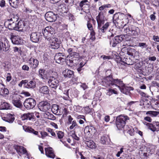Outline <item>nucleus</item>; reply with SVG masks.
I'll use <instances>...</instances> for the list:
<instances>
[{
    "instance_id": "2",
    "label": "nucleus",
    "mask_w": 159,
    "mask_h": 159,
    "mask_svg": "<svg viewBox=\"0 0 159 159\" xmlns=\"http://www.w3.org/2000/svg\"><path fill=\"white\" fill-rule=\"evenodd\" d=\"M129 119L127 116L120 115L116 118V125L118 129L123 128L126 123V122Z\"/></svg>"
},
{
    "instance_id": "51",
    "label": "nucleus",
    "mask_w": 159,
    "mask_h": 159,
    "mask_svg": "<svg viewBox=\"0 0 159 159\" xmlns=\"http://www.w3.org/2000/svg\"><path fill=\"white\" fill-rule=\"evenodd\" d=\"M47 131L50 133L52 136H56V134L54 133V132L53 131V130L50 128H47Z\"/></svg>"
},
{
    "instance_id": "26",
    "label": "nucleus",
    "mask_w": 159,
    "mask_h": 159,
    "mask_svg": "<svg viewBox=\"0 0 159 159\" xmlns=\"http://www.w3.org/2000/svg\"><path fill=\"white\" fill-rule=\"evenodd\" d=\"M123 85L124 84L122 81L120 80L113 79L112 86H115L116 88L119 89L121 86Z\"/></svg>"
},
{
    "instance_id": "18",
    "label": "nucleus",
    "mask_w": 159,
    "mask_h": 159,
    "mask_svg": "<svg viewBox=\"0 0 159 159\" xmlns=\"http://www.w3.org/2000/svg\"><path fill=\"white\" fill-rule=\"evenodd\" d=\"M28 63L31 67L35 69L38 66L39 61L36 59L31 57L28 60Z\"/></svg>"
},
{
    "instance_id": "32",
    "label": "nucleus",
    "mask_w": 159,
    "mask_h": 159,
    "mask_svg": "<svg viewBox=\"0 0 159 159\" xmlns=\"http://www.w3.org/2000/svg\"><path fill=\"white\" fill-rule=\"evenodd\" d=\"M15 120L13 116L10 114H7V117L5 120V121L9 123H12Z\"/></svg>"
},
{
    "instance_id": "8",
    "label": "nucleus",
    "mask_w": 159,
    "mask_h": 159,
    "mask_svg": "<svg viewBox=\"0 0 159 159\" xmlns=\"http://www.w3.org/2000/svg\"><path fill=\"white\" fill-rule=\"evenodd\" d=\"M114 36V34H112L111 35H108V38L110 39V45L113 47H115L118 43L121 42L122 39L119 36H116L114 38H111Z\"/></svg>"
},
{
    "instance_id": "37",
    "label": "nucleus",
    "mask_w": 159,
    "mask_h": 159,
    "mask_svg": "<svg viewBox=\"0 0 159 159\" xmlns=\"http://www.w3.org/2000/svg\"><path fill=\"white\" fill-rule=\"evenodd\" d=\"M85 143L88 147L91 148H95V143L93 141L90 140L89 141H86Z\"/></svg>"
},
{
    "instance_id": "48",
    "label": "nucleus",
    "mask_w": 159,
    "mask_h": 159,
    "mask_svg": "<svg viewBox=\"0 0 159 159\" xmlns=\"http://www.w3.org/2000/svg\"><path fill=\"white\" fill-rule=\"evenodd\" d=\"M57 132L58 138L60 139L62 138L64 136V133L61 131H57Z\"/></svg>"
},
{
    "instance_id": "42",
    "label": "nucleus",
    "mask_w": 159,
    "mask_h": 159,
    "mask_svg": "<svg viewBox=\"0 0 159 159\" xmlns=\"http://www.w3.org/2000/svg\"><path fill=\"white\" fill-rule=\"evenodd\" d=\"M9 107V104L6 102H3L0 106L1 109H8Z\"/></svg>"
},
{
    "instance_id": "12",
    "label": "nucleus",
    "mask_w": 159,
    "mask_h": 159,
    "mask_svg": "<svg viewBox=\"0 0 159 159\" xmlns=\"http://www.w3.org/2000/svg\"><path fill=\"white\" fill-rule=\"evenodd\" d=\"M54 60L56 62L59 64H63L66 60V57L61 53H58L54 57Z\"/></svg>"
},
{
    "instance_id": "52",
    "label": "nucleus",
    "mask_w": 159,
    "mask_h": 159,
    "mask_svg": "<svg viewBox=\"0 0 159 159\" xmlns=\"http://www.w3.org/2000/svg\"><path fill=\"white\" fill-rule=\"evenodd\" d=\"M61 111L62 112L61 113V115L63 114V115H66L67 114V111L66 108H61Z\"/></svg>"
},
{
    "instance_id": "50",
    "label": "nucleus",
    "mask_w": 159,
    "mask_h": 159,
    "mask_svg": "<svg viewBox=\"0 0 159 159\" xmlns=\"http://www.w3.org/2000/svg\"><path fill=\"white\" fill-rule=\"evenodd\" d=\"M125 63L128 65H132L133 63L129 58H126L125 60Z\"/></svg>"
},
{
    "instance_id": "39",
    "label": "nucleus",
    "mask_w": 159,
    "mask_h": 159,
    "mask_svg": "<svg viewBox=\"0 0 159 159\" xmlns=\"http://www.w3.org/2000/svg\"><path fill=\"white\" fill-rule=\"evenodd\" d=\"M159 114V111H147L146 113L147 115H149L152 117L156 116Z\"/></svg>"
},
{
    "instance_id": "43",
    "label": "nucleus",
    "mask_w": 159,
    "mask_h": 159,
    "mask_svg": "<svg viewBox=\"0 0 159 159\" xmlns=\"http://www.w3.org/2000/svg\"><path fill=\"white\" fill-rule=\"evenodd\" d=\"M46 72V71L44 70L40 69L39 70V76L42 79H44Z\"/></svg>"
},
{
    "instance_id": "36",
    "label": "nucleus",
    "mask_w": 159,
    "mask_h": 159,
    "mask_svg": "<svg viewBox=\"0 0 159 159\" xmlns=\"http://www.w3.org/2000/svg\"><path fill=\"white\" fill-rule=\"evenodd\" d=\"M58 8V10L62 13H66L67 11V8L63 4L59 5Z\"/></svg>"
},
{
    "instance_id": "59",
    "label": "nucleus",
    "mask_w": 159,
    "mask_h": 159,
    "mask_svg": "<svg viewBox=\"0 0 159 159\" xmlns=\"http://www.w3.org/2000/svg\"><path fill=\"white\" fill-rule=\"evenodd\" d=\"M71 136L73 138L76 140H79V138L76 136L74 132L72 133Z\"/></svg>"
},
{
    "instance_id": "56",
    "label": "nucleus",
    "mask_w": 159,
    "mask_h": 159,
    "mask_svg": "<svg viewBox=\"0 0 159 159\" xmlns=\"http://www.w3.org/2000/svg\"><path fill=\"white\" fill-rule=\"evenodd\" d=\"M87 27L89 30H93V27L92 24L90 23L89 21H88L87 24Z\"/></svg>"
},
{
    "instance_id": "24",
    "label": "nucleus",
    "mask_w": 159,
    "mask_h": 159,
    "mask_svg": "<svg viewBox=\"0 0 159 159\" xmlns=\"http://www.w3.org/2000/svg\"><path fill=\"white\" fill-rule=\"evenodd\" d=\"M68 52L69 53V55L68 56V57H74L79 58V54L77 52H75L73 50V48H69L67 50Z\"/></svg>"
},
{
    "instance_id": "5",
    "label": "nucleus",
    "mask_w": 159,
    "mask_h": 159,
    "mask_svg": "<svg viewBox=\"0 0 159 159\" xmlns=\"http://www.w3.org/2000/svg\"><path fill=\"white\" fill-rule=\"evenodd\" d=\"M36 105V102L35 99L32 98L26 99L24 102L25 107L27 109H33Z\"/></svg>"
},
{
    "instance_id": "3",
    "label": "nucleus",
    "mask_w": 159,
    "mask_h": 159,
    "mask_svg": "<svg viewBox=\"0 0 159 159\" xmlns=\"http://www.w3.org/2000/svg\"><path fill=\"white\" fill-rule=\"evenodd\" d=\"M18 19L17 16H13L10 19H7L6 21L4 23V25L9 30H16Z\"/></svg>"
},
{
    "instance_id": "35",
    "label": "nucleus",
    "mask_w": 159,
    "mask_h": 159,
    "mask_svg": "<svg viewBox=\"0 0 159 159\" xmlns=\"http://www.w3.org/2000/svg\"><path fill=\"white\" fill-rule=\"evenodd\" d=\"M88 1L87 0H84L81 1L80 3V6L81 8V10H82L83 8H82L83 7L84 8L85 7H89V5L88 4Z\"/></svg>"
},
{
    "instance_id": "19",
    "label": "nucleus",
    "mask_w": 159,
    "mask_h": 159,
    "mask_svg": "<svg viewBox=\"0 0 159 159\" xmlns=\"http://www.w3.org/2000/svg\"><path fill=\"white\" fill-rule=\"evenodd\" d=\"M12 102L15 107L19 108L22 107L23 106L20 99L19 97L13 98L12 100Z\"/></svg>"
},
{
    "instance_id": "34",
    "label": "nucleus",
    "mask_w": 159,
    "mask_h": 159,
    "mask_svg": "<svg viewBox=\"0 0 159 159\" xmlns=\"http://www.w3.org/2000/svg\"><path fill=\"white\" fill-rule=\"evenodd\" d=\"M131 89V87H126L124 84V85L123 86H121L119 89L121 92L124 93L126 94L127 91L130 90Z\"/></svg>"
},
{
    "instance_id": "7",
    "label": "nucleus",
    "mask_w": 159,
    "mask_h": 159,
    "mask_svg": "<svg viewBox=\"0 0 159 159\" xmlns=\"http://www.w3.org/2000/svg\"><path fill=\"white\" fill-rule=\"evenodd\" d=\"M84 133L87 137L91 138L94 135L96 132L95 128L92 126H86L84 129Z\"/></svg>"
},
{
    "instance_id": "20",
    "label": "nucleus",
    "mask_w": 159,
    "mask_h": 159,
    "mask_svg": "<svg viewBox=\"0 0 159 159\" xmlns=\"http://www.w3.org/2000/svg\"><path fill=\"white\" fill-rule=\"evenodd\" d=\"M45 154L47 156L51 158H54L55 157V155L53 151L52 148L49 147L45 148Z\"/></svg>"
},
{
    "instance_id": "55",
    "label": "nucleus",
    "mask_w": 159,
    "mask_h": 159,
    "mask_svg": "<svg viewBox=\"0 0 159 159\" xmlns=\"http://www.w3.org/2000/svg\"><path fill=\"white\" fill-rule=\"evenodd\" d=\"M77 125V123L75 120H73L72 122V125H71L70 127V129H72L74 128Z\"/></svg>"
},
{
    "instance_id": "54",
    "label": "nucleus",
    "mask_w": 159,
    "mask_h": 159,
    "mask_svg": "<svg viewBox=\"0 0 159 159\" xmlns=\"http://www.w3.org/2000/svg\"><path fill=\"white\" fill-rule=\"evenodd\" d=\"M124 148H120V151H118L116 155V156L117 157H119L120 156V154L124 152Z\"/></svg>"
},
{
    "instance_id": "9",
    "label": "nucleus",
    "mask_w": 159,
    "mask_h": 159,
    "mask_svg": "<svg viewBox=\"0 0 159 159\" xmlns=\"http://www.w3.org/2000/svg\"><path fill=\"white\" fill-rule=\"evenodd\" d=\"M38 107L39 109L41 111L46 112L50 109L51 105L47 102L43 101L39 103Z\"/></svg>"
},
{
    "instance_id": "23",
    "label": "nucleus",
    "mask_w": 159,
    "mask_h": 159,
    "mask_svg": "<svg viewBox=\"0 0 159 159\" xmlns=\"http://www.w3.org/2000/svg\"><path fill=\"white\" fill-rule=\"evenodd\" d=\"M14 148L19 153L25 154L27 153L26 149L23 147L16 145L14 146Z\"/></svg>"
},
{
    "instance_id": "49",
    "label": "nucleus",
    "mask_w": 159,
    "mask_h": 159,
    "mask_svg": "<svg viewBox=\"0 0 159 159\" xmlns=\"http://www.w3.org/2000/svg\"><path fill=\"white\" fill-rule=\"evenodd\" d=\"M138 46L141 47V48H143L147 47L148 45L146 43H138Z\"/></svg>"
},
{
    "instance_id": "57",
    "label": "nucleus",
    "mask_w": 159,
    "mask_h": 159,
    "mask_svg": "<svg viewBox=\"0 0 159 159\" xmlns=\"http://www.w3.org/2000/svg\"><path fill=\"white\" fill-rule=\"evenodd\" d=\"M22 69L24 70L29 71V67L27 65H24L22 66Z\"/></svg>"
},
{
    "instance_id": "11",
    "label": "nucleus",
    "mask_w": 159,
    "mask_h": 159,
    "mask_svg": "<svg viewBox=\"0 0 159 159\" xmlns=\"http://www.w3.org/2000/svg\"><path fill=\"white\" fill-rule=\"evenodd\" d=\"M45 17L47 21L50 22L54 21L57 19L56 15L52 11L47 12L45 14Z\"/></svg>"
},
{
    "instance_id": "10",
    "label": "nucleus",
    "mask_w": 159,
    "mask_h": 159,
    "mask_svg": "<svg viewBox=\"0 0 159 159\" xmlns=\"http://www.w3.org/2000/svg\"><path fill=\"white\" fill-rule=\"evenodd\" d=\"M48 83L50 87L55 89L59 85V81L54 77L49 79Z\"/></svg>"
},
{
    "instance_id": "28",
    "label": "nucleus",
    "mask_w": 159,
    "mask_h": 159,
    "mask_svg": "<svg viewBox=\"0 0 159 159\" xmlns=\"http://www.w3.org/2000/svg\"><path fill=\"white\" fill-rule=\"evenodd\" d=\"M21 0H9L10 5L13 8H17Z\"/></svg>"
},
{
    "instance_id": "58",
    "label": "nucleus",
    "mask_w": 159,
    "mask_h": 159,
    "mask_svg": "<svg viewBox=\"0 0 159 159\" xmlns=\"http://www.w3.org/2000/svg\"><path fill=\"white\" fill-rule=\"evenodd\" d=\"M5 1L4 0H2L0 2V6L2 7H4L5 6Z\"/></svg>"
},
{
    "instance_id": "46",
    "label": "nucleus",
    "mask_w": 159,
    "mask_h": 159,
    "mask_svg": "<svg viewBox=\"0 0 159 159\" xmlns=\"http://www.w3.org/2000/svg\"><path fill=\"white\" fill-rule=\"evenodd\" d=\"M111 5L109 4H105L99 7V10L100 11H102L106 8L110 7Z\"/></svg>"
},
{
    "instance_id": "25",
    "label": "nucleus",
    "mask_w": 159,
    "mask_h": 159,
    "mask_svg": "<svg viewBox=\"0 0 159 159\" xmlns=\"http://www.w3.org/2000/svg\"><path fill=\"white\" fill-rule=\"evenodd\" d=\"M9 93V91L7 89L5 88L4 85L0 83V94L3 96L7 95Z\"/></svg>"
},
{
    "instance_id": "17",
    "label": "nucleus",
    "mask_w": 159,
    "mask_h": 159,
    "mask_svg": "<svg viewBox=\"0 0 159 159\" xmlns=\"http://www.w3.org/2000/svg\"><path fill=\"white\" fill-rule=\"evenodd\" d=\"M51 110L54 114L58 115H61L62 112L61 111V107H60L59 106L56 104L53 105L52 106Z\"/></svg>"
},
{
    "instance_id": "33",
    "label": "nucleus",
    "mask_w": 159,
    "mask_h": 159,
    "mask_svg": "<svg viewBox=\"0 0 159 159\" xmlns=\"http://www.w3.org/2000/svg\"><path fill=\"white\" fill-rule=\"evenodd\" d=\"M26 87L27 88L33 89L36 87V82L32 80L28 82Z\"/></svg>"
},
{
    "instance_id": "44",
    "label": "nucleus",
    "mask_w": 159,
    "mask_h": 159,
    "mask_svg": "<svg viewBox=\"0 0 159 159\" xmlns=\"http://www.w3.org/2000/svg\"><path fill=\"white\" fill-rule=\"evenodd\" d=\"M46 117L48 119L54 120L56 119V117L52 114L48 112L46 114Z\"/></svg>"
},
{
    "instance_id": "21",
    "label": "nucleus",
    "mask_w": 159,
    "mask_h": 159,
    "mask_svg": "<svg viewBox=\"0 0 159 159\" xmlns=\"http://www.w3.org/2000/svg\"><path fill=\"white\" fill-rule=\"evenodd\" d=\"M74 71L68 69H66L62 72V74L65 77H73L74 75Z\"/></svg>"
},
{
    "instance_id": "40",
    "label": "nucleus",
    "mask_w": 159,
    "mask_h": 159,
    "mask_svg": "<svg viewBox=\"0 0 159 159\" xmlns=\"http://www.w3.org/2000/svg\"><path fill=\"white\" fill-rule=\"evenodd\" d=\"M109 139L108 137L107 136H102L101 137L100 141L101 143L103 144H106L108 143V140Z\"/></svg>"
},
{
    "instance_id": "63",
    "label": "nucleus",
    "mask_w": 159,
    "mask_h": 159,
    "mask_svg": "<svg viewBox=\"0 0 159 159\" xmlns=\"http://www.w3.org/2000/svg\"><path fill=\"white\" fill-rule=\"evenodd\" d=\"M3 66L4 67V69L6 70H8L9 68L8 64H7L6 63H3Z\"/></svg>"
},
{
    "instance_id": "16",
    "label": "nucleus",
    "mask_w": 159,
    "mask_h": 159,
    "mask_svg": "<svg viewBox=\"0 0 159 159\" xmlns=\"http://www.w3.org/2000/svg\"><path fill=\"white\" fill-rule=\"evenodd\" d=\"M41 33H39L33 32L30 35L31 41L34 42H37L39 41L41 37Z\"/></svg>"
},
{
    "instance_id": "1",
    "label": "nucleus",
    "mask_w": 159,
    "mask_h": 159,
    "mask_svg": "<svg viewBox=\"0 0 159 159\" xmlns=\"http://www.w3.org/2000/svg\"><path fill=\"white\" fill-rule=\"evenodd\" d=\"M126 24H125L123 26V28L124 32L126 34V35L135 37L138 36L139 30L138 27L131 25L126 27Z\"/></svg>"
},
{
    "instance_id": "41",
    "label": "nucleus",
    "mask_w": 159,
    "mask_h": 159,
    "mask_svg": "<svg viewBox=\"0 0 159 159\" xmlns=\"http://www.w3.org/2000/svg\"><path fill=\"white\" fill-rule=\"evenodd\" d=\"M146 125L148 126V128L152 131L154 132L156 131V128H155L154 123L152 124L147 123Z\"/></svg>"
},
{
    "instance_id": "30",
    "label": "nucleus",
    "mask_w": 159,
    "mask_h": 159,
    "mask_svg": "<svg viewBox=\"0 0 159 159\" xmlns=\"http://www.w3.org/2000/svg\"><path fill=\"white\" fill-rule=\"evenodd\" d=\"M23 128L27 132L33 133L35 135H39V132L37 131H35L34 129L30 127H26L25 129L24 127Z\"/></svg>"
},
{
    "instance_id": "53",
    "label": "nucleus",
    "mask_w": 159,
    "mask_h": 159,
    "mask_svg": "<svg viewBox=\"0 0 159 159\" xmlns=\"http://www.w3.org/2000/svg\"><path fill=\"white\" fill-rule=\"evenodd\" d=\"M40 134H41V137L43 139L47 136H49L46 132L41 131L40 132Z\"/></svg>"
},
{
    "instance_id": "4",
    "label": "nucleus",
    "mask_w": 159,
    "mask_h": 159,
    "mask_svg": "<svg viewBox=\"0 0 159 159\" xmlns=\"http://www.w3.org/2000/svg\"><path fill=\"white\" fill-rule=\"evenodd\" d=\"M54 31L52 27L48 26L46 27L43 31L42 30V33L45 38L48 40L50 38V37L54 33Z\"/></svg>"
},
{
    "instance_id": "47",
    "label": "nucleus",
    "mask_w": 159,
    "mask_h": 159,
    "mask_svg": "<svg viewBox=\"0 0 159 159\" xmlns=\"http://www.w3.org/2000/svg\"><path fill=\"white\" fill-rule=\"evenodd\" d=\"M113 93L115 94H117V93L116 91L114 89H109L108 92L107 93V95L110 96Z\"/></svg>"
},
{
    "instance_id": "14",
    "label": "nucleus",
    "mask_w": 159,
    "mask_h": 159,
    "mask_svg": "<svg viewBox=\"0 0 159 159\" xmlns=\"http://www.w3.org/2000/svg\"><path fill=\"white\" fill-rule=\"evenodd\" d=\"M113 79L112 76L109 75L105 77L102 81L103 84L106 87L111 86L112 85Z\"/></svg>"
},
{
    "instance_id": "29",
    "label": "nucleus",
    "mask_w": 159,
    "mask_h": 159,
    "mask_svg": "<svg viewBox=\"0 0 159 159\" xmlns=\"http://www.w3.org/2000/svg\"><path fill=\"white\" fill-rule=\"evenodd\" d=\"M34 116L32 113H27L23 114L22 116V120H31L34 119Z\"/></svg>"
},
{
    "instance_id": "22",
    "label": "nucleus",
    "mask_w": 159,
    "mask_h": 159,
    "mask_svg": "<svg viewBox=\"0 0 159 159\" xmlns=\"http://www.w3.org/2000/svg\"><path fill=\"white\" fill-rule=\"evenodd\" d=\"M25 23L22 20H20L16 23V30L22 31L25 28Z\"/></svg>"
},
{
    "instance_id": "6",
    "label": "nucleus",
    "mask_w": 159,
    "mask_h": 159,
    "mask_svg": "<svg viewBox=\"0 0 159 159\" xmlns=\"http://www.w3.org/2000/svg\"><path fill=\"white\" fill-rule=\"evenodd\" d=\"M48 40L49 41V47L51 48L57 49L59 48L61 42L58 39L56 38H50Z\"/></svg>"
},
{
    "instance_id": "15",
    "label": "nucleus",
    "mask_w": 159,
    "mask_h": 159,
    "mask_svg": "<svg viewBox=\"0 0 159 159\" xmlns=\"http://www.w3.org/2000/svg\"><path fill=\"white\" fill-rule=\"evenodd\" d=\"M10 39L12 43L14 44L18 45L22 43V40L19 36L11 34L10 35Z\"/></svg>"
},
{
    "instance_id": "60",
    "label": "nucleus",
    "mask_w": 159,
    "mask_h": 159,
    "mask_svg": "<svg viewBox=\"0 0 159 159\" xmlns=\"http://www.w3.org/2000/svg\"><path fill=\"white\" fill-rule=\"evenodd\" d=\"M156 14V12H153V14H152L150 16V18L151 20L154 21L156 19V16H155V14Z\"/></svg>"
},
{
    "instance_id": "13",
    "label": "nucleus",
    "mask_w": 159,
    "mask_h": 159,
    "mask_svg": "<svg viewBox=\"0 0 159 159\" xmlns=\"http://www.w3.org/2000/svg\"><path fill=\"white\" fill-rule=\"evenodd\" d=\"M96 20L98 24V28H100L101 24L104 22V16L102 11L99 12L98 15L96 17Z\"/></svg>"
},
{
    "instance_id": "31",
    "label": "nucleus",
    "mask_w": 159,
    "mask_h": 159,
    "mask_svg": "<svg viewBox=\"0 0 159 159\" xmlns=\"http://www.w3.org/2000/svg\"><path fill=\"white\" fill-rule=\"evenodd\" d=\"M39 91L40 93L44 94H47L49 92L48 88V86H46L40 87Z\"/></svg>"
},
{
    "instance_id": "38",
    "label": "nucleus",
    "mask_w": 159,
    "mask_h": 159,
    "mask_svg": "<svg viewBox=\"0 0 159 159\" xmlns=\"http://www.w3.org/2000/svg\"><path fill=\"white\" fill-rule=\"evenodd\" d=\"M52 72L51 70H48L46 71L45 75L44 76V79H47L49 80V79L53 77H54L52 75Z\"/></svg>"
},
{
    "instance_id": "62",
    "label": "nucleus",
    "mask_w": 159,
    "mask_h": 159,
    "mask_svg": "<svg viewBox=\"0 0 159 159\" xmlns=\"http://www.w3.org/2000/svg\"><path fill=\"white\" fill-rule=\"evenodd\" d=\"M130 135H133L134 134V130L132 129H131L129 130L127 132Z\"/></svg>"
},
{
    "instance_id": "61",
    "label": "nucleus",
    "mask_w": 159,
    "mask_h": 159,
    "mask_svg": "<svg viewBox=\"0 0 159 159\" xmlns=\"http://www.w3.org/2000/svg\"><path fill=\"white\" fill-rule=\"evenodd\" d=\"M155 128H156V131H157L159 130V122H155L154 123Z\"/></svg>"
},
{
    "instance_id": "64",
    "label": "nucleus",
    "mask_w": 159,
    "mask_h": 159,
    "mask_svg": "<svg viewBox=\"0 0 159 159\" xmlns=\"http://www.w3.org/2000/svg\"><path fill=\"white\" fill-rule=\"evenodd\" d=\"M156 79L157 80H159V68L157 69V70Z\"/></svg>"
},
{
    "instance_id": "45",
    "label": "nucleus",
    "mask_w": 159,
    "mask_h": 159,
    "mask_svg": "<svg viewBox=\"0 0 159 159\" xmlns=\"http://www.w3.org/2000/svg\"><path fill=\"white\" fill-rule=\"evenodd\" d=\"M109 26V23L108 22H107L102 27H100V28L99 29H100L102 32L104 33L107 30Z\"/></svg>"
},
{
    "instance_id": "27",
    "label": "nucleus",
    "mask_w": 159,
    "mask_h": 159,
    "mask_svg": "<svg viewBox=\"0 0 159 159\" xmlns=\"http://www.w3.org/2000/svg\"><path fill=\"white\" fill-rule=\"evenodd\" d=\"M79 58L74 57H68V56L67 57L66 59V62L67 64H69V66H72L73 63H75L76 60H78Z\"/></svg>"
}]
</instances>
